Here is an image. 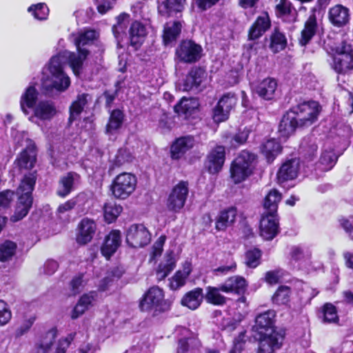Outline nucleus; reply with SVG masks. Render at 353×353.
Returning <instances> with one entry per match:
<instances>
[{
    "mask_svg": "<svg viewBox=\"0 0 353 353\" xmlns=\"http://www.w3.org/2000/svg\"><path fill=\"white\" fill-rule=\"evenodd\" d=\"M67 61L68 58L59 52L53 56L43 68L41 88L46 95H57L69 88L70 79L63 71V65Z\"/></svg>",
    "mask_w": 353,
    "mask_h": 353,
    "instance_id": "obj_1",
    "label": "nucleus"
},
{
    "mask_svg": "<svg viewBox=\"0 0 353 353\" xmlns=\"http://www.w3.org/2000/svg\"><path fill=\"white\" fill-rule=\"evenodd\" d=\"M72 41L77 48V53L69 51L61 52L68 58L69 64L74 73H80L83 61L90 52V48L97 42L99 33L94 30L83 29L72 34Z\"/></svg>",
    "mask_w": 353,
    "mask_h": 353,
    "instance_id": "obj_2",
    "label": "nucleus"
},
{
    "mask_svg": "<svg viewBox=\"0 0 353 353\" xmlns=\"http://www.w3.org/2000/svg\"><path fill=\"white\" fill-rule=\"evenodd\" d=\"M37 180V172L26 174L17 188L19 195L18 202L14 214L11 217L14 222L18 221L25 217L32 204V193Z\"/></svg>",
    "mask_w": 353,
    "mask_h": 353,
    "instance_id": "obj_3",
    "label": "nucleus"
},
{
    "mask_svg": "<svg viewBox=\"0 0 353 353\" xmlns=\"http://www.w3.org/2000/svg\"><path fill=\"white\" fill-rule=\"evenodd\" d=\"M256 156L246 150H243L232 161L230 167V176L235 183L245 181L252 174Z\"/></svg>",
    "mask_w": 353,
    "mask_h": 353,
    "instance_id": "obj_4",
    "label": "nucleus"
},
{
    "mask_svg": "<svg viewBox=\"0 0 353 353\" xmlns=\"http://www.w3.org/2000/svg\"><path fill=\"white\" fill-rule=\"evenodd\" d=\"M332 68L338 73L353 70V46L343 41L334 50Z\"/></svg>",
    "mask_w": 353,
    "mask_h": 353,
    "instance_id": "obj_5",
    "label": "nucleus"
},
{
    "mask_svg": "<svg viewBox=\"0 0 353 353\" xmlns=\"http://www.w3.org/2000/svg\"><path fill=\"white\" fill-rule=\"evenodd\" d=\"M290 111L302 127L312 125L319 113V105L314 101H303L292 107Z\"/></svg>",
    "mask_w": 353,
    "mask_h": 353,
    "instance_id": "obj_6",
    "label": "nucleus"
},
{
    "mask_svg": "<svg viewBox=\"0 0 353 353\" xmlns=\"http://www.w3.org/2000/svg\"><path fill=\"white\" fill-rule=\"evenodd\" d=\"M137 179L134 175L123 172L115 177L111 185V191L115 198L125 199L135 190Z\"/></svg>",
    "mask_w": 353,
    "mask_h": 353,
    "instance_id": "obj_7",
    "label": "nucleus"
},
{
    "mask_svg": "<svg viewBox=\"0 0 353 353\" xmlns=\"http://www.w3.org/2000/svg\"><path fill=\"white\" fill-rule=\"evenodd\" d=\"M189 194L188 183L181 181L171 190L166 205L170 211L179 212L185 205Z\"/></svg>",
    "mask_w": 353,
    "mask_h": 353,
    "instance_id": "obj_8",
    "label": "nucleus"
},
{
    "mask_svg": "<svg viewBox=\"0 0 353 353\" xmlns=\"http://www.w3.org/2000/svg\"><path fill=\"white\" fill-rule=\"evenodd\" d=\"M126 242L132 248H143L150 243L151 234L143 224H132L126 230Z\"/></svg>",
    "mask_w": 353,
    "mask_h": 353,
    "instance_id": "obj_9",
    "label": "nucleus"
},
{
    "mask_svg": "<svg viewBox=\"0 0 353 353\" xmlns=\"http://www.w3.org/2000/svg\"><path fill=\"white\" fill-rule=\"evenodd\" d=\"M202 48L191 40L181 42L176 49V57L185 63H194L201 57Z\"/></svg>",
    "mask_w": 353,
    "mask_h": 353,
    "instance_id": "obj_10",
    "label": "nucleus"
},
{
    "mask_svg": "<svg viewBox=\"0 0 353 353\" xmlns=\"http://www.w3.org/2000/svg\"><path fill=\"white\" fill-rule=\"evenodd\" d=\"M163 292L159 287H152L143 295L139 303L141 311L161 312L162 310L161 303L163 301Z\"/></svg>",
    "mask_w": 353,
    "mask_h": 353,
    "instance_id": "obj_11",
    "label": "nucleus"
},
{
    "mask_svg": "<svg viewBox=\"0 0 353 353\" xmlns=\"http://www.w3.org/2000/svg\"><path fill=\"white\" fill-rule=\"evenodd\" d=\"M259 335L258 353H274L281 348L283 341V336L281 334L272 332Z\"/></svg>",
    "mask_w": 353,
    "mask_h": 353,
    "instance_id": "obj_12",
    "label": "nucleus"
},
{
    "mask_svg": "<svg viewBox=\"0 0 353 353\" xmlns=\"http://www.w3.org/2000/svg\"><path fill=\"white\" fill-rule=\"evenodd\" d=\"M279 232L278 215L263 214L260 221V235L265 240H272Z\"/></svg>",
    "mask_w": 353,
    "mask_h": 353,
    "instance_id": "obj_13",
    "label": "nucleus"
},
{
    "mask_svg": "<svg viewBox=\"0 0 353 353\" xmlns=\"http://www.w3.org/2000/svg\"><path fill=\"white\" fill-rule=\"evenodd\" d=\"M37 161V153L33 144L30 143L19 154L14 165L20 171L31 170Z\"/></svg>",
    "mask_w": 353,
    "mask_h": 353,
    "instance_id": "obj_14",
    "label": "nucleus"
},
{
    "mask_svg": "<svg viewBox=\"0 0 353 353\" xmlns=\"http://www.w3.org/2000/svg\"><path fill=\"white\" fill-rule=\"evenodd\" d=\"M205 74V71L201 68H192L181 83H178V88L183 91L196 90L199 88Z\"/></svg>",
    "mask_w": 353,
    "mask_h": 353,
    "instance_id": "obj_15",
    "label": "nucleus"
},
{
    "mask_svg": "<svg viewBox=\"0 0 353 353\" xmlns=\"http://www.w3.org/2000/svg\"><path fill=\"white\" fill-rule=\"evenodd\" d=\"M275 316L276 312L273 310H268L258 314L255 319L254 328L259 334L276 332L274 329Z\"/></svg>",
    "mask_w": 353,
    "mask_h": 353,
    "instance_id": "obj_16",
    "label": "nucleus"
},
{
    "mask_svg": "<svg viewBox=\"0 0 353 353\" xmlns=\"http://www.w3.org/2000/svg\"><path fill=\"white\" fill-rule=\"evenodd\" d=\"M330 22L335 27L341 28L346 26L350 19V12L348 8L337 4L331 7L328 12Z\"/></svg>",
    "mask_w": 353,
    "mask_h": 353,
    "instance_id": "obj_17",
    "label": "nucleus"
},
{
    "mask_svg": "<svg viewBox=\"0 0 353 353\" xmlns=\"http://www.w3.org/2000/svg\"><path fill=\"white\" fill-rule=\"evenodd\" d=\"M121 244V233L118 230H112L105 238L101 248L103 256L109 259Z\"/></svg>",
    "mask_w": 353,
    "mask_h": 353,
    "instance_id": "obj_18",
    "label": "nucleus"
},
{
    "mask_svg": "<svg viewBox=\"0 0 353 353\" xmlns=\"http://www.w3.org/2000/svg\"><path fill=\"white\" fill-rule=\"evenodd\" d=\"M80 179V175L74 172H68L63 176L59 180L57 195L63 198L67 196L79 184Z\"/></svg>",
    "mask_w": 353,
    "mask_h": 353,
    "instance_id": "obj_19",
    "label": "nucleus"
},
{
    "mask_svg": "<svg viewBox=\"0 0 353 353\" xmlns=\"http://www.w3.org/2000/svg\"><path fill=\"white\" fill-rule=\"evenodd\" d=\"M225 151L222 145H217L208 155L207 168L210 173L219 172L225 162Z\"/></svg>",
    "mask_w": 353,
    "mask_h": 353,
    "instance_id": "obj_20",
    "label": "nucleus"
},
{
    "mask_svg": "<svg viewBox=\"0 0 353 353\" xmlns=\"http://www.w3.org/2000/svg\"><path fill=\"white\" fill-rule=\"evenodd\" d=\"M78 228L77 242L79 244L85 245L92 239L96 232L97 225L93 220L84 218L79 223Z\"/></svg>",
    "mask_w": 353,
    "mask_h": 353,
    "instance_id": "obj_21",
    "label": "nucleus"
},
{
    "mask_svg": "<svg viewBox=\"0 0 353 353\" xmlns=\"http://www.w3.org/2000/svg\"><path fill=\"white\" fill-rule=\"evenodd\" d=\"M194 139L191 136L181 137L176 139L171 146V157L179 159L194 145Z\"/></svg>",
    "mask_w": 353,
    "mask_h": 353,
    "instance_id": "obj_22",
    "label": "nucleus"
},
{
    "mask_svg": "<svg viewBox=\"0 0 353 353\" xmlns=\"http://www.w3.org/2000/svg\"><path fill=\"white\" fill-rule=\"evenodd\" d=\"M277 82L273 78H267L253 85V91L265 100H271L274 96Z\"/></svg>",
    "mask_w": 353,
    "mask_h": 353,
    "instance_id": "obj_23",
    "label": "nucleus"
},
{
    "mask_svg": "<svg viewBox=\"0 0 353 353\" xmlns=\"http://www.w3.org/2000/svg\"><path fill=\"white\" fill-rule=\"evenodd\" d=\"M302 127L294 117L293 112L289 110L282 117L279 125V132L284 138L294 133L297 128Z\"/></svg>",
    "mask_w": 353,
    "mask_h": 353,
    "instance_id": "obj_24",
    "label": "nucleus"
},
{
    "mask_svg": "<svg viewBox=\"0 0 353 353\" xmlns=\"http://www.w3.org/2000/svg\"><path fill=\"white\" fill-rule=\"evenodd\" d=\"M299 171V161L291 159L285 162L277 172V179L279 183L292 180L297 176Z\"/></svg>",
    "mask_w": 353,
    "mask_h": 353,
    "instance_id": "obj_25",
    "label": "nucleus"
},
{
    "mask_svg": "<svg viewBox=\"0 0 353 353\" xmlns=\"http://www.w3.org/2000/svg\"><path fill=\"white\" fill-rule=\"evenodd\" d=\"M236 216V209L230 207L219 212L215 220V228L217 231H223L233 224Z\"/></svg>",
    "mask_w": 353,
    "mask_h": 353,
    "instance_id": "obj_26",
    "label": "nucleus"
},
{
    "mask_svg": "<svg viewBox=\"0 0 353 353\" xmlns=\"http://www.w3.org/2000/svg\"><path fill=\"white\" fill-rule=\"evenodd\" d=\"M270 26V20L267 13L259 16L249 30V39L255 40L261 37Z\"/></svg>",
    "mask_w": 353,
    "mask_h": 353,
    "instance_id": "obj_27",
    "label": "nucleus"
},
{
    "mask_svg": "<svg viewBox=\"0 0 353 353\" xmlns=\"http://www.w3.org/2000/svg\"><path fill=\"white\" fill-rule=\"evenodd\" d=\"M185 0H158V11L161 15L168 17L180 12Z\"/></svg>",
    "mask_w": 353,
    "mask_h": 353,
    "instance_id": "obj_28",
    "label": "nucleus"
},
{
    "mask_svg": "<svg viewBox=\"0 0 353 353\" xmlns=\"http://www.w3.org/2000/svg\"><path fill=\"white\" fill-rule=\"evenodd\" d=\"M39 92L33 85L28 86L21 94L20 99V106L25 114H28V109L34 108L37 105Z\"/></svg>",
    "mask_w": 353,
    "mask_h": 353,
    "instance_id": "obj_29",
    "label": "nucleus"
},
{
    "mask_svg": "<svg viewBox=\"0 0 353 353\" xmlns=\"http://www.w3.org/2000/svg\"><path fill=\"white\" fill-rule=\"evenodd\" d=\"M275 12L285 21L290 23L296 20V10L289 0H281L276 6Z\"/></svg>",
    "mask_w": 353,
    "mask_h": 353,
    "instance_id": "obj_30",
    "label": "nucleus"
},
{
    "mask_svg": "<svg viewBox=\"0 0 353 353\" xmlns=\"http://www.w3.org/2000/svg\"><path fill=\"white\" fill-rule=\"evenodd\" d=\"M124 117L123 112L119 109L111 112L105 128V132L110 137V139L112 136L116 135L121 129L124 121Z\"/></svg>",
    "mask_w": 353,
    "mask_h": 353,
    "instance_id": "obj_31",
    "label": "nucleus"
},
{
    "mask_svg": "<svg viewBox=\"0 0 353 353\" xmlns=\"http://www.w3.org/2000/svg\"><path fill=\"white\" fill-rule=\"evenodd\" d=\"M247 283L242 276H234L228 279L221 284L222 292L225 293H243L246 288Z\"/></svg>",
    "mask_w": 353,
    "mask_h": 353,
    "instance_id": "obj_32",
    "label": "nucleus"
},
{
    "mask_svg": "<svg viewBox=\"0 0 353 353\" xmlns=\"http://www.w3.org/2000/svg\"><path fill=\"white\" fill-rule=\"evenodd\" d=\"M318 146L316 138L310 136L305 137L300 145V153L303 161H311L316 157Z\"/></svg>",
    "mask_w": 353,
    "mask_h": 353,
    "instance_id": "obj_33",
    "label": "nucleus"
},
{
    "mask_svg": "<svg viewBox=\"0 0 353 353\" xmlns=\"http://www.w3.org/2000/svg\"><path fill=\"white\" fill-rule=\"evenodd\" d=\"M57 336V330L52 328L42 335L36 343L33 353H48Z\"/></svg>",
    "mask_w": 353,
    "mask_h": 353,
    "instance_id": "obj_34",
    "label": "nucleus"
},
{
    "mask_svg": "<svg viewBox=\"0 0 353 353\" xmlns=\"http://www.w3.org/2000/svg\"><path fill=\"white\" fill-rule=\"evenodd\" d=\"M54 103L50 101H42L34 108V117L41 120H50L56 114Z\"/></svg>",
    "mask_w": 353,
    "mask_h": 353,
    "instance_id": "obj_35",
    "label": "nucleus"
},
{
    "mask_svg": "<svg viewBox=\"0 0 353 353\" xmlns=\"http://www.w3.org/2000/svg\"><path fill=\"white\" fill-rule=\"evenodd\" d=\"M203 299V290L196 288L187 292L182 298L181 303L190 310H196L202 303Z\"/></svg>",
    "mask_w": 353,
    "mask_h": 353,
    "instance_id": "obj_36",
    "label": "nucleus"
},
{
    "mask_svg": "<svg viewBox=\"0 0 353 353\" xmlns=\"http://www.w3.org/2000/svg\"><path fill=\"white\" fill-rule=\"evenodd\" d=\"M281 199L282 195L277 190H270L263 201V214H277L278 204Z\"/></svg>",
    "mask_w": 353,
    "mask_h": 353,
    "instance_id": "obj_37",
    "label": "nucleus"
},
{
    "mask_svg": "<svg viewBox=\"0 0 353 353\" xmlns=\"http://www.w3.org/2000/svg\"><path fill=\"white\" fill-rule=\"evenodd\" d=\"M317 30V21L314 14L309 17L305 23L304 28L301 31L299 43L301 46H305L316 34Z\"/></svg>",
    "mask_w": 353,
    "mask_h": 353,
    "instance_id": "obj_38",
    "label": "nucleus"
},
{
    "mask_svg": "<svg viewBox=\"0 0 353 353\" xmlns=\"http://www.w3.org/2000/svg\"><path fill=\"white\" fill-rule=\"evenodd\" d=\"M146 36L145 27L139 21H134L130 28V39L131 46L137 49L144 41Z\"/></svg>",
    "mask_w": 353,
    "mask_h": 353,
    "instance_id": "obj_39",
    "label": "nucleus"
},
{
    "mask_svg": "<svg viewBox=\"0 0 353 353\" xmlns=\"http://www.w3.org/2000/svg\"><path fill=\"white\" fill-rule=\"evenodd\" d=\"M221 284L218 287L207 286L203 298L208 303L221 306L225 304L227 298L221 294Z\"/></svg>",
    "mask_w": 353,
    "mask_h": 353,
    "instance_id": "obj_40",
    "label": "nucleus"
},
{
    "mask_svg": "<svg viewBox=\"0 0 353 353\" xmlns=\"http://www.w3.org/2000/svg\"><path fill=\"white\" fill-rule=\"evenodd\" d=\"M337 159L338 156L334 152L330 143H326L320 157V163L323 165L322 170L327 171L332 169Z\"/></svg>",
    "mask_w": 353,
    "mask_h": 353,
    "instance_id": "obj_41",
    "label": "nucleus"
},
{
    "mask_svg": "<svg viewBox=\"0 0 353 353\" xmlns=\"http://www.w3.org/2000/svg\"><path fill=\"white\" fill-rule=\"evenodd\" d=\"M289 254L291 261L301 264L311 258L312 252L308 247L298 245H293L290 248Z\"/></svg>",
    "mask_w": 353,
    "mask_h": 353,
    "instance_id": "obj_42",
    "label": "nucleus"
},
{
    "mask_svg": "<svg viewBox=\"0 0 353 353\" xmlns=\"http://www.w3.org/2000/svg\"><path fill=\"white\" fill-rule=\"evenodd\" d=\"M191 264L186 262L183 265V270L177 271L170 281V287L172 290H176L183 286L186 279L191 272Z\"/></svg>",
    "mask_w": 353,
    "mask_h": 353,
    "instance_id": "obj_43",
    "label": "nucleus"
},
{
    "mask_svg": "<svg viewBox=\"0 0 353 353\" xmlns=\"http://www.w3.org/2000/svg\"><path fill=\"white\" fill-rule=\"evenodd\" d=\"M261 150L268 162L271 163L281 152V146L275 139H270L262 144Z\"/></svg>",
    "mask_w": 353,
    "mask_h": 353,
    "instance_id": "obj_44",
    "label": "nucleus"
},
{
    "mask_svg": "<svg viewBox=\"0 0 353 353\" xmlns=\"http://www.w3.org/2000/svg\"><path fill=\"white\" fill-rule=\"evenodd\" d=\"M130 15L125 13H122L117 18V22L112 27V32L116 38L118 44L123 39V37L126 34V30L129 24Z\"/></svg>",
    "mask_w": 353,
    "mask_h": 353,
    "instance_id": "obj_45",
    "label": "nucleus"
},
{
    "mask_svg": "<svg viewBox=\"0 0 353 353\" xmlns=\"http://www.w3.org/2000/svg\"><path fill=\"white\" fill-rule=\"evenodd\" d=\"M319 318L324 323H337L339 321L336 307L330 303H326L322 306Z\"/></svg>",
    "mask_w": 353,
    "mask_h": 353,
    "instance_id": "obj_46",
    "label": "nucleus"
},
{
    "mask_svg": "<svg viewBox=\"0 0 353 353\" xmlns=\"http://www.w3.org/2000/svg\"><path fill=\"white\" fill-rule=\"evenodd\" d=\"M181 30V24L179 21L168 22L163 30V39L165 44L176 39Z\"/></svg>",
    "mask_w": 353,
    "mask_h": 353,
    "instance_id": "obj_47",
    "label": "nucleus"
},
{
    "mask_svg": "<svg viewBox=\"0 0 353 353\" xmlns=\"http://www.w3.org/2000/svg\"><path fill=\"white\" fill-rule=\"evenodd\" d=\"M86 202V196L85 194H79L76 197H74L65 203L61 204L57 208V213L59 214H64L66 212L71 210L76 206L83 207Z\"/></svg>",
    "mask_w": 353,
    "mask_h": 353,
    "instance_id": "obj_48",
    "label": "nucleus"
},
{
    "mask_svg": "<svg viewBox=\"0 0 353 353\" xmlns=\"http://www.w3.org/2000/svg\"><path fill=\"white\" fill-rule=\"evenodd\" d=\"M287 45V39L285 34L279 30L274 29L270 36V48L274 53L283 50Z\"/></svg>",
    "mask_w": 353,
    "mask_h": 353,
    "instance_id": "obj_49",
    "label": "nucleus"
},
{
    "mask_svg": "<svg viewBox=\"0 0 353 353\" xmlns=\"http://www.w3.org/2000/svg\"><path fill=\"white\" fill-rule=\"evenodd\" d=\"M88 97V94H79L78 95L77 100L72 103L70 108V115L69 121L70 122L76 120L80 115L87 103Z\"/></svg>",
    "mask_w": 353,
    "mask_h": 353,
    "instance_id": "obj_50",
    "label": "nucleus"
},
{
    "mask_svg": "<svg viewBox=\"0 0 353 353\" xmlns=\"http://www.w3.org/2000/svg\"><path fill=\"white\" fill-rule=\"evenodd\" d=\"M17 244L11 241H6L0 245V261H8L15 254Z\"/></svg>",
    "mask_w": 353,
    "mask_h": 353,
    "instance_id": "obj_51",
    "label": "nucleus"
},
{
    "mask_svg": "<svg viewBox=\"0 0 353 353\" xmlns=\"http://www.w3.org/2000/svg\"><path fill=\"white\" fill-rule=\"evenodd\" d=\"M196 107L197 103L194 100L183 98L174 106V110L179 114H188Z\"/></svg>",
    "mask_w": 353,
    "mask_h": 353,
    "instance_id": "obj_52",
    "label": "nucleus"
},
{
    "mask_svg": "<svg viewBox=\"0 0 353 353\" xmlns=\"http://www.w3.org/2000/svg\"><path fill=\"white\" fill-rule=\"evenodd\" d=\"M175 259L168 256L165 263H161L157 271V277L159 280L164 279L175 268Z\"/></svg>",
    "mask_w": 353,
    "mask_h": 353,
    "instance_id": "obj_53",
    "label": "nucleus"
},
{
    "mask_svg": "<svg viewBox=\"0 0 353 353\" xmlns=\"http://www.w3.org/2000/svg\"><path fill=\"white\" fill-rule=\"evenodd\" d=\"M122 207L116 203H107L104 205V218L105 221L110 223L116 220L122 212Z\"/></svg>",
    "mask_w": 353,
    "mask_h": 353,
    "instance_id": "obj_54",
    "label": "nucleus"
},
{
    "mask_svg": "<svg viewBox=\"0 0 353 353\" xmlns=\"http://www.w3.org/2000/svg\"><path fill=\"white\" fill-rule=\"evenodd\" d=\"M28 11L32 14L34 19L40 21L46 19L49 14V9L43 3L30 6L28 8Z\"/></svg>",
    "mask_w": 353,
    "mask_h": 353,
    "instance_id": "obj_55",
    "label": "nucleus"
},
{
    "mask_svg": "<svg viewBox=\"0 0 353 353\" xmlns=\"http://www.w3.org/2000/svg\"><path fill=\"white\" fill-rule=\"evenodd\" d=\"M290 288L285 285L280 286L272 296V301L277 305L286 304L290 301Z\"/></svg>",
    "mask_w": 353,
    "mask_h": 353,
    "instance_id": "obj_56",
    "label": "nucleus"
},
{
    "mask_svg": "<svg viewBox=\"0 0 353 353\" xmlns=\"http://www.w3.org/2000/svg\"><path fill=\"white\" fill-rule=\"evenodd\" d=\"M261 257V251L259 249H251L245 253V263L249 268H256L260 264Z\"/></svg>",
    "mask_w": 353,
    "mask_h": 353,
    "instance_id": "obj_57",
    "label": "nucleus"
},
{
    "mask_svg": "<svg viewBox=\"0 0 353 353\" xmlns=\"http://www.w3.org/2000/svg\"><path fill=\"white\" fill-rule=\"evenodd\" d=\"M237 98L232 92H228L224 94L219 99L218 103L219 106H222L226 109V111L230 112L231 110L234 107L236 103Z\"/></svg>",
    "mask_w": 353,
    "mask_h": 353,
    "instance_id": "obj_58",
    "label": "nucleus"
},
{
    "mask_svg": "<svg viewBox=\"0 0 353 353\" xmlns=\"http://www.w3.org/2000/svg\"><path fill=\"white\" fill-rule=\"evenodd\" d=\"M12 318V312L8 304L0 300V326L6 325Z\"/></svg>",
    "mask_w": 353,
    "mask_h": 353,
    "instance_id": "obj_59",
    "label": "nucleus"
},
{
    "mask_svg": "<svg viewBox=\"0 0 353 353\" xmlns=\"http://www.w3.org/2000/svg\"><path fill=\"white\" fill-rule=\"evenodd\" d=\"M198 344L197 340L192 337L181 339L179 341L177 353H186L190 347L196 346Z\"/></svg>",
    "mask_w": 353,
    "mask_h": 353,
    "instance_id": "obj_60",
    "label": "nucleus"
},
{
    "mask_svg": "<svg viewBox=\"0 0 353 353\" xmlns=\"http://www.w3.org/2000/svg\"><path fill=\"white\" fill-rule=\"evenodd\" d=\"M166 240V236L165 235H161L159 237V239L155 241L152 246V250L151 252V259L150 261H154L156 258L160 256L163 252V248L165 244Z\"/></svg>",
    "mask_w": 353,
    "mask_h": 353,
    "instance_id": "obj_61",
    "label": "nucleus"
},
{
    "mask_svg": "<svg viewBox=\"0 0 353 353\" xmlns=\"http://www.w3.org/2000/svg\"><path fill=\"white\" fill-rule=\"evenodd\" d=\"M83 274H79L75 276L70 282V290L72 295L79 294L84 287Z\"/></svg>",
    "mask_w": 353,
    "mask_h": 353,
    "instance_id": "obj_62",
    "label": "nucleus"
},
{
    "mask_svg": "<svg viewBox=\"0 0 353 353\" xmlns=\"http://www.w3.org/2000/svg\"><path fill=\"white\" fill-rule=\"evenodd\" d=\"M222 106H219V103L215 106L213 110V119L216 123L223 122L227 120L229 117V111Z\"/></svg>",
    "mask_w": 353,
    "mask_h": 353,
    "instance_id": "obj_63",
    "label": "nucleus"
},
{
    "mask_svg": "<svg viewBox=\"0 0 353 353\" xmlns=\"http://www.w3.org/2000/svg\"><path fill=\"white\" fill-rule=\"evenodd\" d=\"M34 321V319L32 318L25 320L15 330L14 336L20 338L26 334L32 326Z\"/></svg>",
    "mask_w": 353,
    "mask_h": 353,
    "instance_id": "obj_64",
    "label": "nucleus"
}]
</instances>
